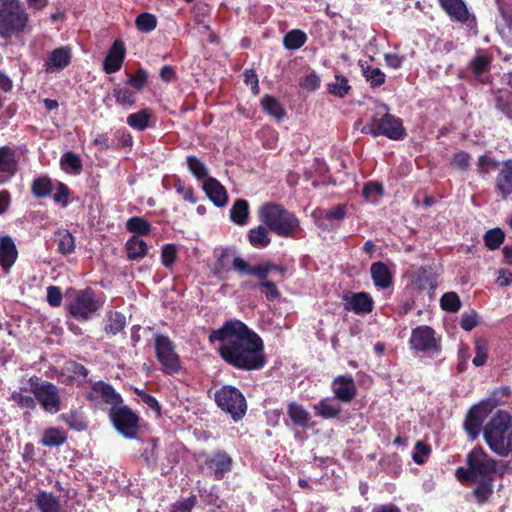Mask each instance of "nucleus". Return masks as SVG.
I'll use <instances>...</instances> for the list:
<instances>
[{"label":"nucleus","mask_w":512,"mask_h":512,"mask_svg":"<svg viewBox=\"0 0 512 512\" xmlns=\"http://www.w3.org/2000/svg\"><path fill=\"white\" fill-rule=\"evenodd\" d=\"M208 338L212 344L219 343L221 358L238 370H258L266 363L263 340L240 320L226 321L212 330Z\"/></svg>","instance_id":"nucleus-1"},{"label":"nucleus","mask_w":512,"mask_h":512,"mask_svg":"<svg viewBox=\"0 0 512 512\" xmlns=\"http://www.w3.org/2000/svg\"><path fill=\"white\" fill-rule=\"evenodd\" d=\"M498 463L481 446H476L466 455V467H458L455 476L462 483L468 482L469 479L494 477L496 473L503 476L507 467H499Z\"/></svg>","instance_id":"nucleus-2"},{"label":"nucleus","mask_w":512,"mask_h":512,"mask_svg":"<svg viewBox=\"0 0 512 512\" xmlns=\"http://www.w3.org/2000/svg\"><path fill=\"white\" fill-rule=\"evenodd\" d=\"M484 440L490 450L500 457L512 452V417L506 411H498L483 431Z\"/></svg>","instance_id":"nucleus-3"},{"label":"nucleus","mask_w":512,"mask_h":512,"mask_svg":"<svg viewBox=\"0 0 512 512\" xmlns=\"http://www.w3.org/2000/svg\"><path fill=\"white\" fill-rule=\"evenodd\" d=\"M259 218L271 231L281 237H293L300 228L295 215L275 203H266L261 206Z\"/></svg>","instance_id":"nucleus-4"},{"label":"nucleus","mask_w":512,"mask_h":512,"mask_svg":"<svg viewBox=\"0 0 512 512\" xmlns=\"http://www.w3.org/2000/svg\"><path fill=\"white\" fill-rule=\"evenodd\" d=\"M379 112L375 114L370 123L363 127V132L377 137L386 136L391 140H402L406 136L402 120L390 114L385 104L379 106Z\"/></svg>","instance_id":"nucleus-5"},{"label":"nucleus","mask_w":512,"mask_h":512,"mask_svg":"<svg viewBox=\"0 0 512 512\" xmlns=\"http://www.w3.org/2000/svg\"><path fill=\"white\" fill-rule=\"evenodd\" d=\"M28 14L20 0H0V36L9 38L24 30Z\"/></svg>","instance_id":"nucleus-6"},{"label":"nucleus","mask_w":512,"mask_h":512,"mask_svg":"<svg viewBox=\"0 0 512 512\" xmlns=\"http://www.w3.org/2000/svg\"><path fill=\"white\" fill-rule=\"evenodd\" d=\"M29 392L33 393L44 411L55 414L60 411L61 398L59 389L51 382L41 380L37 376H31L28 380Z\"/></svg>","instance_id":"nucleus-7"},{"label":"nucleus","mask_w":512,"mask_h":512,"mask_svg":"<svg viewBox=\"0 0 512 512\" xmlns=\"http://www.w3.org/2000/svg\"><path fill=\"white\" fill-rule=\"evenodd\" d=\"M109 418L123 437L136 439L140 431L139 416L128 406L120 404L118 407L109 409Z\"/></svg>","instance_id":"nucleus-8"},{"label":"nucleus","mask_w":512,"mask_h":512,"mask_svg":"<svg viewBox=\"0 0 512 512\" xmlns=\"http://www.w3.org/2000/svg\"><path fill=\"white\" fill-rule=\"evenodd\" d=\"M217 405L231 417L238 421L243 418L247 410V404L242 392L230 385L223 386L215 392Z\"/></svg>","instance_id":"nucleus-9"},{"label":"nucleus","mask_w":512,"mask_h":512,"mask_svg":"<svg viewBox=\"0 0 512 512\" xmlns=\"http://www.w3.org/2000/svg\"><path fill=\"white\" fill-rule=\"evenodd\" d=\"M198 461L200 468L217 481L222 480L233 468V459L223 450L202 453L199 455Z\"/></svg>","instance_id":"nucleus-10"},{"label":"nucleus","mask_w":512,"mask_h":512,"mask_svg":"<svg viewBox=\"0 0 512 512\" xmlns=\"http://www.w3.org/2000/svg\"><path fill=\"white\" fill-rule=\"evenodd\" d=\"M101 304L95 299L92 289L76 291L67 303V310L77 320H89L99 310Z\"/></svg>","instance_id":"nucleus-11"},{"label":"nucleus","mask_w":512,"mask_h":512,"mask_svg":"<svg viewBox=\"0 0 512 512\" xmlns=\"http://www.w3.org/2000/svg\"><path fill=\"white\" fill-rule=\"evenodd\" d=\"M154 346L156 357L165 374L173 375L181 370L180 357L175 351V344L166 335L155 334Z\"/></svg>","instance_id":"nucleus-12"},{"label":"nucleus","mask_w":512,"mask_h":512,"mask_svg":"<svg viewBox=\"0 0 512 512\" xmlns=\"http://www.w3.org/2000/svg\"><path fill=\"white\" fill-rule=\"evenodd\" d=\"M411 349L418 352L439 353L440 344L435 332L429 326H418L412 330L410 340Z\"/></svg>","instance_id":"nucleus-13"},{"label":"nucleus","mask_w":512,"mask_h":512,"mask_svg":"<svg viewBox=\"0 0 512 512\" xmlns=\"http://www.w3.org/2000/svg\"><path fill=\"white\" fill-rule=\"evenodd\" d=\"M87 399L95 406L105 403L110 405V408L118 407L123 403L121 395L116 392L112 385L104 381H96L91 384Z\"/></svg>","instance_id":"nucleus-14"},{"label":"nucleus","mask_w":512,"mask_h":512,"mask_svg":"<svg viewBox=\"0 0 512 512\" xmlns=\"http://www.w3.org/2000/svg\"><path fill=\"white\" fill-rule=\"evenodd\" d=\"M331 390L334 399L344 404L350 403L357 395L356 383L349 374L335 377L331 383Z\"/></svg>","instance_id":"nucleus-15"},{"label":"nucleus","mask_w":512,"mask_h":512,"mask_svg":"<svg viewBox=\"0 0 512 512\" xmlns=\"http://www.w3.org/2000/svg\"><path fill=\"white\" fill-rule=\"evenodd\" d=\"M72 49L69 46H61L50 52L43 64L46 73H57L64 70L71 63Z\"/></svg>","instance_id":"nucleus-16"},{"label":"nucleus","mask_w":512,"mask_h":512,"mask_svg":"<svg viewBox=\"0 0 512 512\" xmlns=\"http://www.w3.org/2000/svg\"><path fill=\"white\" fill-rule=\"evenodd\" d=\"M18 171L16 149L10 146L0 147V185L7 183Z\"/></svg>","instance_id":"nucleus-17"},{"label":"nucleus","mask_w":512,"mask_h":512,"mask_svg":"<svg viewBox=\"0 0 512 512\" xmlns=\"http://www.w3.org/2000/svg\"><path fill=\"white\" fill-rule=\"evenodd\" d=\"M343 301L344 309L357 315L368 314L373 310V299L366 292L346 293Z\"/></svg>","instance_id":"nucleus-18"},{"label":"nucleus","mask_w":512,"mask_h":512,"mask_svg":"<svg viewBox=\"0 0 512 512\" xmlns=\"http://www.w3.org/2000/svg\"><path fill=\"white\" fill-rule=\"evenodd\" d=\"M125 53L126 50L124 43L121 40H115L104 59V71L107 74H112L119 71L124 62Z\"/></svg>","instance_id":"nucleus-19"},{"label":"nucleus","mask_w":512,"mask_h":512,"mask_svg":"<svg viewBox=\"0 0 512 512\" xmlns=\"http://www.w3.org/2000/svg\"><path fill=\"white\" fill-rule=\"evenodd\" d=\"M18 258V250L12 237L3 236L0 238V265L5 273L15 264Z\"/></svg>","instance_id":"nucleus-20"},{"label":"nucleus","mask_w":512,"mask_h":512,"mask_svg":"<svg viewBox=\"0 0 512 512\" xmlns=\"http://www.w3.org/2000/svg\"><path fill=\"white\" fill-rule=\"evenodd\" d=\"M208 198L217 206L222 207L228 202L225 187L215 178H206L202 185Z\"/></svg>","instance_id":"nucleus-21"},{"label":"nucleus","mask_w":512,"mask_h":512,"mask_svg":"<svg viewBox=\"0 0 512 512\" xmlns=\"http://www.w3.org/2000/svg\"><path fill=\"white\" fill-rule=\"evenodd\" d=\"M216 261L213 265V273L220 279L225 278V274L230 270L235 251L231 248H216L214 250Z\"/></svg>","instance_id":"nucleus-22"},{"label":"nucleus","mask_w":512,"mask_h":512,"mask_svg":"<svg viewBox=\"0 0 512 512\" xmlns=\"http://www.w3.org/2000/svg\"><path fill=\"white\" fill-rule=\"evenodd\" d=\"M370 274L374 285L378 288L387 289L393 283V272L386 263L380 261L373 263Z\"/></svg>","instance_id":"nucleus-23"},{"label":"nucleus","mask_w":512,"mask_h":512,"mask_svg":"<svg viewBox=\"0 0 512 512\" xmlns=\"http://www.w3.org/2000/svg\"><path fill=\"white\" fill-rule=\"evenodd\" d=\"M496 188L504 199L512 194V160L505 161L500 168Z\"/></svg>","instance_id":"nucleus-24"},{"label":"nucleus","mask_w":512,"mask_h":512,"mask_svg":"<svg viewBox=\"0 0 512 512\" xmlns=\"http://www.w3.org/2000/svg\"><path fill=\"white\" fill-rule=\"evenodd\" d=\"M35 506L40 512H64L60 498L47 491L36 494Z\"/></svg>","instance_id":"nucleus-25"},{"label":"nucleus","mask_w":512,"mask_h":512,"mask_svg":"<svg viewBox=\"0 0 512 512\" xmlns=\"http://www.w3.org/2000/svg\"><path fill=\"white\" fill-rule=\"evenodd\" d=\"M449 17L458 22L468 20L469 12L463 0H438Z\"/></svg>","instance_id":"nucleus-26"},{"label":"nucleus","mask_w":512,"mask_h":512,"mask_svg":"<svg viewBox=\"0 0 512 512\" xmlns=\"http://www.w3.org/2000/svg\"><path fill=\"white\" fill-rule=\"evenodd\" d=\"M483 421L484 413L482 409L477 406L471 408L465 419L464 428L472 440L479 435Z\"/></svg>","instance_id":"nucleus-27"},{"label":"nucleus","mask_w":512,"mask_h":512,"mask_svg":"<svg viewBox=\"0 0 512 512\" xmlns=\"http://www.w3.org/2000/svg\"><path fill=\"white\" fill-rule=\"evenodd\" d=\"M468 482H475L473 496L478 504L486 503L493 493L494 477H482L477 479H469Z\"/></svg>","instance_id":"nucleus-28"},{"label":"nucleus","mask_w":512,"mask_h":512,"mask_svg":"<svg viewBox=\"0 0 512 512\" xmlns=\"http://www.w3.org/2000/svg\"><path fill=\"white\" fill-rule=\"evenodd\" d=\"M287 415L293 426L304 428L311 421L310 413L297 402H290L287 405Z\"/></svg>","instance_id":"nucleus-29"},{"label":"nucleus","mask_w":512,"mask_h":512,"mask_svg":"<svg viewBox=\"0 0 512 512\" xmlns=\"http://www.w3.org/2000/svg\"><path fill=\"white\" fill-rule=\"evenodd\" d=\"M334 397H325L316 403L313 408L315 414L324 419L336 418L341 413V407L335 403Z\"/></svg>","instance_id":"nucleus-30"},{"label":"nucleus","mask_w":512,"mask_h":512,"mask_svg":"<svg viewBox=\"0 0 512 512\" xmlns=\"http://www.w3.org/2000/svg\"><path fill=\"white\" fill-rule=\"evenodd\" d=\"M347 214L345 205H337L328 210L325 215L317 220V225L323 230H332L335 228L333 221H342Z\"/></svg>","instance_id":"nucleus-31"},{"label":"nucleus","mask_w":512,"mask_h":512,"mask_svg":"<svg viewBox=\"0 0 512 512\" xmlns=\"http://www.w3.org/2000/svg\"><path fill=\"white\" fill-rule=\"evenodd\" d=\"M489 67L490 61L488 57L484 55L476 56L470 62V70L473 73L475 80L483 84L489 81Z\"/></svg>","instance_id":"nucleus-32"},{"label":"nucleus","mask_w":512,"mask_h":512,"mask_svg":"<svg viewBox=\"0 0 512 512\" xmlns=\"http://www.w3.org/2000/svg\"><path fill=\"white\" fill-rule=\"evenodd\" d=\"M23 391H29L28 387H20L19 390H13L8 397L9 401H12L17 407L25 409L27 411H33L36 409L37 402L35 396L26 395Z\"/></svg>","instance_id":"nucleus-33"},{"label":"nucleus","mask_w":512,"mask_h":512,"mask_svg":"<svg viewBox=\"0 0 512 512\" xmlns=\"http://www.w3.org/2000/svg\"><path fill=\"white\" fill-rule=\"evenodd\" d=\"M125 247L127 250V257L130 260L142 259L147 255L148 252L147 243L136 235L132 236L126 242Z\"/></svg>","instance_id":"nucleus-34"},{"label":"nucleus","mask_w":512,"mask_h":512,"mask_svg":"<svg viewBox=\"0 0 512 512\" xmlns=\"http://www.w3.org/2000/svg\"><path fill=\"white\" fill-rule=\"evenodd\" d=\"M62 170L66 173L78 175L82 171V161L80 157L73 152H66L60 159Z\"/></svg>","instance_id":"nucleus-35"},{"label":"nucleus","mask_w":512,"mask_h":512,"mask_svg":"<svg viewBox=\"0 0 512 512\" xmlns=\"http://www.w3.org/2000/svg\"><path fill=\"white\" fill-rule=\"evenodd\" d=\"M151 116V110L145 108L139 112L130 114L127 117V124L133 129L143 131L149 126Z\"/></svg>","instance_id":"nucleus-36"},{"label":"nucleus","mask_w":512,"mask_h":512,"mask_svg":"<svg viewBox=\"0 0 512 512\" xmlns=\"http://www.w3.org/2000/svg\"><path fill=\"white\" fill-rule=\"evenodd\" d=\"M58 252L62 255H68L75 250V238L68 230H58L56 233Z\"/></svg>","instance_id":"nucleus-37"},{"label":"nucleus","mask_w":512,"mask_h":512,"mask_svg":"<svg viewBox=\"0 0 512 512\" xmlns=\"http://www.w3.org/2000/svg\"><path fill=\"white\" fill-rule=\"evenodd\" d=\"M307 41V35L305 32L299 29H293L289 31L283 38V45L287 50H298Z\"/></svg>","instance_id":"nucleus-38"},{"label":"nucleus","mask_w":512,"mask_h":512,"mask_svg":"<svg viewBox=\"0 0 512 512\" xmlns=\"http://www.w3.org/2000/svg\"><path fill=\"white\" fill-rule=\"evenodd\" d=\"M66 433L60 428H48L44 431L41 443L47 447H57L66 441Z\"/></svg>","instance_id":"nucleus-39"},{"label":"nucleus","mask_w":512,"mask_h":512,"mask_svg":"<svg viewBox=\"0 0 512 512\" xmlns=\"http://www.w3.org/2000/svg\"><path fill=\"white\" fill-rule=\"evenodd\" d=\"M249 205L248 202L244 199H238L233 204L230 210V218L232 222L237 225H244L247 223V218L249 214Z\"/></svg>","instance_id":"nucleus-40"},{"label":"nucleus","mask_w":512,"mask_h":512,"mask_svg":"<svg viewBox=\"0 0 512 512\" xmlns=\"http://www.w3.org/2000/svg\"><path fill=\"white\" fill-rule=\"evenodd\" d=\"M362 74L371 88L382 86L386 80V75L381 69L370 65L362 66Z\"/></svg>","instance_id":"nucleus-41"},{"label":"nucleus","mask_w":512,"mask_h":512,"mask_svg":"<svg viewBox=\"0 0 512 512\" xmlns=\"http://www.w3.org/2000/svg\"><path fill=\"white\" fill-rule=\"evenodd\" d=\"M113 96L115 101L123 107H131L136 102L135 93L127 86L115 85Z\"/></svg>","instance_id":"nucleus-42"},{"label":"nucleus","mask_w":512,"mask_h":512,"mask_svg":"<svg viewBox=\"0 0 512 512\" xmlns=\"http://www.w3.org/2000/svg\"><path fill=\"white\" fill-rule=\"evenodd\" d=\"M31 189L35 197L44 198L50 196L55 187L50 178L41 176L33 181Z\"/></svg>","instance_id":"nucleus-43"},{"label":"nucleus","mask_w":512,"mask_h":512,"mask_svg":"<svg viewBox=\"0 0 512 512\" xmlns=\"http://www.w3.org/2000/svg\"><path fill=\"white\" fill-rule=\"evenodd\" d=\"M261 104L264 111L277 120H281L285 117V110L275 97L266 95L262 99Z\"/></svg>","instance_id":"nucleus-44"},{"label":"nucleus","mask_w":512,"mask_h":512,"mask_svg":"<svg viewBox=\"0 0 512 512\" xmlns=\"http://www.w3.org/2000/svg\"><path fill=\"white\" fill-rule=\"evenodd\" d=\"M126 229L136 236H146L150 234L151 224L143 217L134 216L127 220Z\"/></svg>","instance_id":"nucleus-45"},{"label":"nucleus","mask_w":512,"mask_h":512,"mask_svg":"<svg viewBox=\"0 0 512 512\" xmlns=\"http://www.w3.org/2000/svg\"><path fill=\"white\" fill-rule=\"evenodd\" d=\"M249 242L252 246L257 248H264L269 245L270 237L268 234V230L264 226H258L257 228H252L249 231Z\"/></svg>","instance_id":"nucleus-46"},{"label":"nucleus","mask_w":512,"mask_h":512,"mask_svg":"<svg viewBox=\"0 0 512 512\" xmlns=\"http://www.w3.org/2000/svg\"><path fill=\"white\" fill-rule=\"evenodd\" d=\"M350 89L348 79L342 75H335L334 81L328 84L329 93L340 98L345 97Z\"/></svg>","instance_id":"nucleus-47"},{"label":"nucleus","mask_w":512,"mask_h":512,"mask_svg":"<svg viewBox=\"0 0 512 512\" xmlns=\"http://www.w3.org/2000/svg\"><path fill=\"white\" fill-rule=\"evenodd\" d=\"M415 284L420 290L433 291L436 288L434 276L425 268H420L415 274Z\"/></svg>","instance_id":"nucleus-48"},{"label":"nucleus","mask_w":512,"mask_h":512,"mask_svg":"<svg viewBox=\"0 0 512 512\" xmlns=\"http://www.w3.org/2000/svg\"><path fill=\"white\" fill-rule=\"evenodd\" d=\"M126 324L125 316L119 312H110L107 316V323L105 331L109 334L115 335L120 332Z\"/></svg>","instance_id":"nucleus-49"},{"label":"nucleus","mask_w":512,"mask_h":512,"mask_svg":"<svg viewBox=\"0 0 512 512\" xmlns=\"http://www.w3.org/2000/svg\"><path fill=\"white\" fill-rule=\"evenodd\" d=\"M187 165L190 172L198 180L204 181L206 178H209L207 166L196 156H188Z\"/></svg>","instance_id":"nucleus-50"},{"label":"nucleus","mask_w":512,"mask_h":512,"mask_svg":"<svg viewBox=\"0 0 512 512\" xmlns=\"http://www.w3.org/2000/svg\"><path fill=\"white\" fill-rule=\"evenodd\" d=\"M135 24L139 31L143 33H149L156 28L157 19L153 14L142 13L137 16Z\"/></svg>","instance_id":"nucleus-51"},{"label":"nucleus","mask_w":512,"mask_h":512,"mask_svg":"<svg viewBox=\"0 0 512 512\" xmlns=\"http://www.w3.org/2000/svg\"><path fill=\"white\" fill-rule=\"evenodd\" d=\"M440 306L448 312H457L461 308V301L457 293L447 292L440 299Z\"/></svg>","instance_id":"nucleus-52"},{"label":"nucleus","mask_w":512,"mask_h":512,"mask_svg":"<svg viewBox=\"0 0 512 512\" xmlns=\"http://www.w3.org/2000/svg\"><path fill=\"white\" fill-rule=\"evenodd\" d=\"M505 238L504 232L500 228L490 229L485 233V245L491 249H497L503 243Z\"/></svg>","instance_id":"nucleus-53"},{"label":"nucleus","mask_w":512,"mask_h":512,"mask_svg":"<svg viewBox=\"0 0 512 512\" xmlns=\"http://www.w3.org/2000/svg\"><path fill=\"white\" fill-rule=\"evenodd\" d=\"M274 270H280L281 272L284 271V269L279 268L277 265L272 263H266L262 265L257 266H251V269H249V275H253L257 277L260 282L267 281V276L270 272Z\"/></svg>","instance_id":"nucleus-54"},{"label":"nucleus","mask_w":512,"mask_h":512,"mask_svg":"<svg viewBox=\"0 0 512 512\" xmlns=\"http://www.w3.org/2000/svg\"><path fill=\"white\" fill-rule=\"evenodd\" d=\"M174 188L178 194L182 196V198L190 202L192 204H195L197 202V197L194 194V190L190 186H186L184 182L181 180H177L174 184Z\"/></svg>","instance_id":"nucleus-55"},{"label":"nucleus","mask_w":512,"mask_h":512,"mask_svg":"<svg viewBox=\"0 0 512 512\" xmlns=\"http://www.w3.org/2000/svg\"><path fill=\"white\" fill-rule=\"evenodd\" d=\"M148 73L144 69H138L133 75H131L126 84L133 86L137 90H141L147 83Z\"/></svg>","instance_id":"nucleus-56"},{"label":"nucleus","mask_w":512,"mask_h":512,"mask_svg":"<svg viewBox=\"0 0 512 512\" xmlns=\"http://www.w3.org/2000/svg\"><path fill=\"white\" fill-rule=\"evenodd\" d=\"M476 355L472 362L476 367H480L485 364L487 360V347L485 342L478 340L475 344Z\"/></svg>","instance_id":"nucleus-57"},{"label":"nucleus","mask_w":512,"mask_h":512,"mask_svg":"<svg viewBox=\"0 0 512 512\" xmlns=\"http://www.w3.org/2000/svg\"><path fill=\"white\" fill-rule=\"evenodd\" d=\"M300 86L303 89L315 91L320 86V77L315 72H311L301 78Z\"/></svg>","instance_id":"nucleus-58"},{"label":"nucleus","mask_w":512,"mask_h":512,"mask_svg":"<svg viewBox=\"0 0 512 512\" xmlns=\"http://www.w3.org/2000/svg\"><path fill=\"white\" fill-rule=\"evenodd\" d=\"M65 422L73 429L81 431L84 430L87 425L84 419L75 412H71L63 415Z\"/></svg>","instance_id":"nucleus-59"},{"label":"nucleus","mask_w":512,"mask_h":512,"mask_svg":"<svg viewBox=\"0 0 512 512\" xmlns=\"http://www.w3.org/2000/svg\"><path fill=\"white\" fill-rule=\"evenodd\" d=\"M197 503L195 495H191L186 499L180 500L173 505L172 512H191Z\"/></svg>","instance_id":"nucleus-60"},{"label":"nucleus","mask_w":512,"mask_h":512,"mask_svg":"<svg viewBox=\"0 0 512 512\" xmlns=\"http://www.w3.org/2000/svg\"><path fill=\"white\" fill-rule=\"evenodd\" d=\"M177 255L176 247L173 244H167L162 249L161 259L165 267H170L175 262Z\"/></svg>","instance_id":"nucleus-61"},{"label":"nucleus","mask_w":512,"mask_h":512,"mask_svg":"<svg viewBox=\"0 0 512 512\" xmlns=\"http://www.w3.org/2000/svg\"><path fill=\"white\" fill-rule=\"evenodd\" d=\"M430 453V449L427 445L422 442H417L414 447L413 460L417 464H423L427 460Z\"/></svg>","instance_id":"nucleus-62"},{"label":"nucleus","mask_w":512,"mask_h":512,"mask_svg":"<svg viewBox=\"0 0 512 512\" xmlns=\"http://www.w3.org/2000/svg\"><path fill=\"white\" fill-rule=\"evenodd\" d=\"M471 157L468 153L460 151L454 154L452 165L460 170H466L470 166Z\"/></svg>","instance_id":"nucleus-63"},{"label":"nucleus","mask_w":512,"mask_h":512,"mask_svg":"<svg viewBox=\"0 0 512 512\" xmlns=\"http://www.w3.org/2000/svg\"><path fill=\"white\" fill-rule=\"evenodd\" d=\"M47 302L52 307H58L62 302V292L57 286H49L47 288Z\"/></svg>","instance_id":"nucleus-64"}]
</instances>
